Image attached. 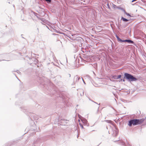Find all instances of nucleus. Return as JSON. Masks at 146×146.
Wrapping results in <instances>:
<instances>
[{"instance_id":"nucleus-29","label":"nucleus","mask_w":146,"mask_h":146,"mask_svg":"<svg viewBox=\"0 0 146 146\" xmlns=\"http://www.w3.org/2000/svg\"><path fill=\"white\" fill-rule=\"evenodd\" d=\"M135 1V0H133L132 1V2H133L134 1Z\"/></svg>"},{"instance_id":"nucleus-25","label":"nucleus","mask_w":146,"mask_h":146,"mask_svg":"<svg viewBox=\"0 0 146 146\" xmlns=\"http://www.w3.org/2000/svg\"><path fill=\"white\" fill-rule=\"evenodd\" d=\"M115 36L117 38L119 37V36L116 34V35Z\"/></svg>"},{"instance_id":"nucleus-22","label":"nucleus","mask_w":146,"mask_h":146,"mask_svg":"<svg viewBox=\"0 0 146 146\" xmlns=\"http://www.w3.org/2000/svg\"><path fill=\"white\" fill-rule=\"evenodd\" d=\"M112 7H113L114 8H115V7H116V5L114 4H113L112 5Z\"/></svg>"},{"instance_id":"nucleus-8","label":"nucleus","mask_w":146,"mask_h":146,"mask_svg":"<svg viewBox=\"0 0 146 146\" xmlns=\"http://www.w3.org/2000/svg\"><path fill=\"white\" fill-rule=\"evenodd\" d=\"M39 19L44 23H46L47 22V21L44 18H40Z\"/></svg>"},{"instance_id":"nucleus-33","label":"nucleus","mask_w":146,"mask_h":146,"mask_svg":"<svg viewBox=\"0 0 146 146\" xmlns=\"http://www.w3.org/2000/svg\"><path fill=\"white\" fill-rule=\"evenodd\" d=\"M15 74V76H16V77L17 78V76H16V75L15 74Z\"/></svg>"},{"instance_id":"nucleus-38","label":"nucleus","mask_w":146,"mask_h":146,"mask_svg":"<svg viewBox=\"0 0 146 146\" xmlns=\"http://www.w3.org/2000/svg\"><path fill=\"white\" fill-rule=\"evenodd\" d=\"M66 62H67V59H66Z\"/></svg>"},{"instance_id":"nucleus-4","label":"nucleus","mask_w":146,"mask_h":146,"mask_svg":"<svg viewBox=\"0 0 146 146\" xmlns=\"http://www.w3.org/2000/svg\"><path fill=\"white\" fill-rule=\"evenodd\" d=\"M118 130L116 127H115V129L113 130V133L112 134L113 136H117L118 133Z\"/></svg>"},{"instance_id":"nucleus-19","label":"nucleus","mask_w":146,"mask_h":146,"mask_svg":"<svg viewBox=\"0 0 146 146\" xmlns=\"http://www.w3.org/2000/svg\"><path fill=\"white\" fill-rule=\"evenodd\" d=\"M80 126L82 127V129H84V127L83 125L81 123H80Z\"/></svg>"},{"instance_id":"nucleus-13","label":"nucleus","mask_w":146,"mask_h":146,"mask_svg":"<svg viewBox=\"0 0 146 146\" xmlns=\"http://www.w3.org/2000/svg\"><path fill=\"white\" fill-rule=\"evenodd\" d=\"M52 57H53V60H55V59H56V57H55V56L54 55V54L53 53H52Z\"/></svg>"},{"instance_id":"nucleus-32","label":"nucleus","mask_w":146,"mask_h":146,"mask_svg":"<svg viewBox=\"0 0 146 146\" xmlns=\"http://www.w3.org/2000/svg\"><path fill=\"white\" fill-rule=\"evenodd\" d=\"M99 107H99H99H98V110H99Z\"/></svg>"},{"instance_id":"nucleus-20","label":"nucleus","mask_w":146,"mask_h":146,"mask_svg":"<svg viewBox=\"0 0 146 146\" xmlns=\"http://www.w3.org/2000/svg\"><path fill=\"white\" fill-rule=\"evenodd\" d=\"M107 6H108V8L109 9H110V5H109V3H108L107 4Z\"/></svg>"},{"instance_id":"nucleus-41","label":"nucleus","mask_w":146,"mask_h":146,"mask_svg":"<svg viewBox=\"0 0 146 146\" xmlns=\"http://www.w3.org/2000/svg\"><path fill=\"white\" fill-rule=\"evenodd\" d=\"M17 78L18 79V80H19V79H18V78Z\"/></svg>"},{"instance_id":"nucleus-5","label":"nucleus","mask_w":146,"mask_h":146,"mask_svg":"<svg viewBox=\"0 0 146 146\" xmlns=\"http://www.w3.org/2000/svg\"><path fill=\"white\" fill-rule=\"evenodd\" d=\"M127 42L128 43H131L133 44L134 45H135V44L134 42L130 39H126L123 40L122 41V42Z\"/></svg>"},{"instance_id":"nucleus-35","label":"nucleus","mask_w":146,"mask_h":146,"mask_svg":"<svg viewBox=\"0 0 146 146\" xmlns=\"http://www.w3.org/2000/svg\"><path fill=\"white\" fill-rule=\"evenodd\" d=\"M121 81H122V79H120Z\"/></svg>"},{"instance_id":"nucleus-28","label":"nucleus","mask_w":146,"mask_h":146,"mask_svg":"<svg viewBox=\"0 0 146 146\" xmlns=\"http://www.w3.org/2000/svg\"><path fill=\"white\" fill-rule=\"evenodd\" d=\"M122 81H123V82H124L125 80L124 79H122Z\"/></svg>"},{"instance_id":"nucleus-2","label":"nucleus","mask_w":146,"mask_h":146,"mask_svg":"<svg viewBox=\"0 0 146 146\" xmlns=\"http://www.w3.org/2000/svg\"><path fill=\"white\" fill-rule=\"evenodd\" d=\"M124 78L126 79L129 81L130 82L136 81L138 80L131 74L128 73H125L124 74Z\"/></svg>"},{"instance_id":"nucleus-39","label":"nucleus","mask_w":146,"mask_h":146,"mask_svg":"<svg viewBox=\"0 0 146 146\" xmlns=\"http://www.w3.org/2000/svg\"><path fill=\"white\" fill-rule=\"evenodd\" d=\"M100 103L99 104H98L99 105H100Z\"/></svg>"},{"instance_id":"nucleus-40","label":"nucleus","mask_w":146,"mask_h":146,"mask_svg":"<svg viewBox=\"0 0 146 146\" xmlns=\"http://www.w3.org/2000/svg\"><path fill=\"white\" fill-rule=\"evenodd\" d=\"M17 78L18 79V80H19V79H18V78Z\"/></svg>"},{"instance_id":"nucleus-15","label":"nucleus","mask_w":146,"mask_h":146,"mask_svg":"<svg viewBox=\"0 0 146 146\" xmlns=\"http://www.w3.org/2000/svg\"><path fill=\"white\" fill-rule=\"evenodd\" d=\"M105 121L108 123H111L112 122V121L110 120H107Z\"/></svg>"},{"instance_id":"nucleus-36","label":"nucleus","mask_w":146,"mask_h":146,"mask_svg":"<svg viewBox=\"0 0 146 146\" xmlns=\"http://www.w3.org/2000/svg\"><path fill=\"white\" fill-rule=\"evenodd\" d=\"M54 65L56 66H58L57 65Z\"/></svg>"},{"instance_id":"nucleus-34","label":"nucleus","mask_w":146,"mask_h":146,"mask_svg":"<svg viewBox=\"0 0 146 146\" xmlns=\"http://www.w3.org/2000/svg\"><path fill=\"white\" fill-rule=\"evenodd\" d=\"M82 80L83 81V82H84V84H85V82H84V80Z\"/></svg>"},{"instance_id":"nucleus-23","label":"nucleus","mask_w":146,"mask_h":146,"mask_svg":"<svg viewBox=\"0 0 146 146\" xmlns=\"http://www.w3.org/2000/svg\"><path fill=\"white\" fill-rule=\"evenodd\" d=\"M123 11L125 14H126V13H127L125 10H124Z\"/></svg>"},{"instance_id":"nucleus-37","label":"nucleus","mask_w":146,"mask_h":146,"mask_svg":"<svg viewBox=\"0 0 146 146\" xmlns=\"http://www.w3.org/2000/svg\"><path fill=\"white\" fill-rule=\"evenodd\" d=\"M22 38H24L23 37H22Z\"/></svg>"},{"instance_id":"nucleus-17","label":"nucleus","mask_w":146,"mask_h":146,"mask_svg":"<svg viewBox=\"0 0 146 146\" xmlns=\"http://www.w3.org/2000/svg\"><path fill=\"white\" fill-rule=\"evenodd\" d=\"M78 81H79V80H80L81 79H82V80H83V79L82 77H79L78 76Z\"/></svg>"},{"instance_id":"nucleus-27","label":"nucleus","mask_w":146,"mask_h":146,"mask_svg":"<svg viewBox=\"0 0 146 146\" xmlns=\"http://www.w3.org/2000/svg\"><path fill=\"white\" fill-rule=\"evenodd\" d=\"M36 17L38 19H39L40 18V17H38V16H36Z\"/></svg>"},{"instance_id":"nucleus-18","label":"nucleus","mask_w":146,"mask_h":146,"mask_svg":"<svg viewBox=\"0 0 146 146\" xmlns=\"http://www.w3.org/2000/svg\"><path fill=\"white\" fill-rule=\"evenodd\" d=\"M126 15H127V16H129L130 17H131V16L128 13H126Z\"/></svg>"},{"instance_id":"nucleus-26","label":"nucleus","mask_w":146,"mask_h":146,"mask_svg":"<svg viewBox=\"0 0 146 146\" xmlns=\"http://www.w3.org/2000/svg\"><path fill=\"white\" fill-rule=\"evenodd\" d=\"M64 120H64V119H61V120H60V122H61V121H64Z\"/></svg>"},{"instance_id":"nucleus-30","label":"nucleus","mask_w":146,"mask_h":146,"mask_svg":"<svg viewBox=\"0 0 146 146\" xmlns=\"http://www.w3.org/2000/svg\"><path fill=\"white\" fill-rule=\"evenodd\" d=\"M69 77H70V76H71V75L70 74H69Z\"/></svg>"},{"instance_id":"nucleus-11","label":"nucleus","mask_w":146,"mask_h":146,"mask_svg":"<svg viewBox=\"0 0 146 146\" xmlns=\"http://www.w3.org/2000/svg\"><path fill=\"white\" fill-rule=\"evenodd\" d=\"M117 39L118 41L120 42H122L123 40H121L119 37L117 38Z\"/></svg>"},{"instance_id":"nucleus-1","label":"nucleus","mask_w":146,"mask_h":146,"mask_svg":"<svg viewBox=\"0 0 146 146\" xmlns=\"http://www.w3.org/2000/svg\"><path fill=\"white\" fill-rule=\"evenodd\" d=\"M145 120V119H131L128 121V125L130 127H131L132 125H136L142 123Z\"/></svg>"},{"instance_id":"nucleus-21","label":"nucleus","mask_w":146,"mask_h":146,"mask_svg":"<svg viewBox=\"0 0 146 146\" xmlns=\"http://www.w3.org/2000/svg\"><path fill=\"white\" fill-rule=\"evenodd\" d=\"M117 7V8L119 9L122 10L123 11L124 9L123 8H119L118 7Z\"/></svg>"},{"instance_id":"nucleus-42","label":"nucleus","mask_w":146,"mask_h":146,"mask_svg":"<svg viewBox=\"0 0 146 146\" xmlns=\"http://www.w3.org/2000/svg\"><path fill=\"white\" fill-rule=\"evenodd\" d=\"M1 61V60H0V61Z\"/></svg>"},{"instance_id":"nucleus-10","label":"nucleus","mask_w":146,"mask_h":146,"mask_svg":"<svg viewBox=\"0 0 146 146\" xmlns=\"http://www.w3.org/2000/svg\"><path fill=\"white\" fill-rule=\"evenodd\" d=\"M121 20H122L124 22H127L129 21V20L127 19L126 18H124L123 17H122L121 18Z\"/></svg>"},{"instance_id":"nucleus-16","label":"nucleus","mask_w":146,"mask_h":146,"mask_svg":"<svg viewBox=\"0 0 146 146\" xmlns=\"http://www.w3.org/2000/svg\"><path fill=\"white\" fill-rule=\"evenodd\" d=\"M17 72V73L19 74H20L21 73V72H18V70H17L16 71H12V72Z\"/></svg>"},{"instance_id":"nucleus-31","label":"nucleus","mask_w":146,"mask_h":146,"mask_svg":"<svg viewBox=\"0 0 146 146\" xmlns=\"http://www.w3.org/2000/svg\"><path fill=\"white\" fill-rule=\"evenodd\" d=\"M128 146H130V144L129 143L128 144Z\"/></svg>"},{"instance_id":"nucleus-7","label":"nucleus","mask_w":146,"mask_h":146,"mask_svg":"<svg viewBox=\"0 0 146 146\" xmlns=\"http://www.w3.org/2000/svg\"><path fill=\"white\" fill-rule=\"evenodd\" d=\"M74 82L75 84H76L77 82L78 81V76L76 75L74 77Z\"/></svg>"},{"instance_id":"nucleus-14","label":"nucleus","mask_w":146,"mask_h":146,"mask_svg":"<svg viewBox=\"0 0 146 146\" xmlns=\"http://www.w3.org/2000/svg\"><path fill=\"white\" fill-rule=\"evenodd\" d=\"M121 77V75H118L117 78H116V79H118L119 78H120Z\"/></svg>"},{"instance_id":"nucleus-3","label":"nucleus","mask_w":146,"mask_h":146,"mask_svg":"<svg viewBox=\"0 0 146 146\" xmlns=\"http://www.w3.org/2000/svg\"><path fill=\"white\" fill-rule=\"evenodd\" d=\"M124 78L126 79L129 81L130 82L136 81L138 80L131 74L128 73H125L124 74Z\"/></svg>"},{"instance_id":"nucleus-9","label":"nucleus","mask_w":146,"mask_h":146,"mask_svg":"<svg viewBox=\"0 0 146 146\" xmlns=\"http://www.w3.org/2000/svg\"><path fill=\"white\" fill-rule=\"evenodd\" d=\"M82 121L83 122V123L85 125H86L88 121L85 119H82Z\"/></svg>"},{"instance_id":"nucleus-12","label":"nucleus","mask_w":146,"mask_h":146,"mask_svg":"<svg viewBox=\"0 0 146 146\" xmlns=\"http://www.w3.org/2000/svg\"><path fill=\"white\" fill-rule=\"evenodd\" d=\"M80 92L81 93L80 94L81 96H83L84 95V92L83 90H81Z\"/></svg>"},{"instance_id":"nucleus-6","label":"nucleus","mask_w":146,"mask_h":146,"mask_svg":"<svg viewBox=\"0 0 146 146\" xmlns=\"http://www.w3.org/2000/svg\"><path fill=\"white\" fill-rule=\"evenodd\" d=\"M118 141V143L122 145V146H126L124 142L122 140L119 141L118 140L115 141L114 142Z\"/></svg>"},{"instance_id":"nucleus-24","label":"nucleus","mask_w":146,"mask_h":146,"mask_svg":"<svg viewBox=\"0 0 146 146\" xmlns=\"http://www.w3.org/2000/svg\"><path fill=\"white\" fill-rule=\"evenodd\" d=\"M92 102H94V103H95V104H98L97 102H94V101H93V100H92Z\"/></svg>"}]
</instances>
